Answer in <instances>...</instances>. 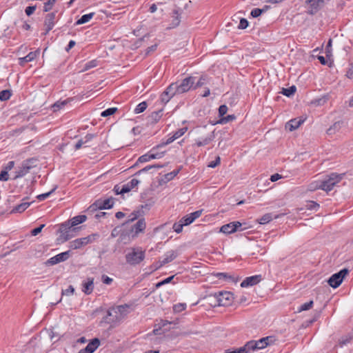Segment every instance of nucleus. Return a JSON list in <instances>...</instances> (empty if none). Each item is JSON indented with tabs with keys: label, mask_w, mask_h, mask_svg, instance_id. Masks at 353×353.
<instances>
[{
	"label": "nucleus",
	"mask_w": 353,
	"mask_h": 353,
	"mask_svg": "<svg viewBox=\"0 0 353 353\" xmlns=\"http://www.w3.org/2000/svg\"><path fill=\"white\" fill-rule=\"evenodd\" d=\"M86 219L87 217L85 215H78L74 216L68 221L61 223L59 228V232L61 234L59 239L61 242H65L71 239L72 236L70 234V232L76 230L75 228L72 229V228L85 222Z\"/></svg>",
	"instance_id": "nucleus-1"
},
{
	"label": "nucleus",
	"mask_w": 353,
	"mask_h": 353,
	"mask_svg": "<svg viewBox=\"0 0 353 353\" xmlns=\"http://www.w3.org/2000/svg\"><path fill=\"white\" fill-rule=\"evenodd\" d=\"M130 305L128 304L117 305L110 307L103 321L107 323H114L122 320L130 312Z\"/></svg>",
	"instance_id": "nucleus-2"
},
{
	"label": "nucleus",
	"mask_w": 353,
	"mask_h": 353,
	"mask_svg": "<svg viewBox=\"0 0 353 353\" xmlns=\"http://www.w3.org/2000/svg\"><path fill=\"white\" fill-rule=\"evenodd\" d=\"M145 257V251L141 248H131L125 254V261L131 265H136L141 263Z\"/></svg>",
	"instance_id": "nucleus-3"
},
{
	"label": "nucleus",
	"mask_w": 353,
	"mask_h": 353,
	"mask_svg": "<svg viewBox=\"0 0 353 353\" xmlns=\"http://www.w3.org/2000/svg\"><path fill=\"white\" fill-rule=\"evenodd\" d=\"M344 174H337L335 172L326 175L323 180H321L322 190L328 192L331 191L334 187L340 183L343 179Z\"/></svg>",
	"instance_id": "nucleus-4"
},
{
	"label": "nucleus",
	"mask_w": 353,
	"mask_h": 353,
	"mask_svg": "<svg viewBox=\"0 0 353 353\" xmlns=\"http://www.w3.org/2000/svg\"><path fill=\"white\" fill-rule=\"evenodd\" d=\"M274 341V340L272 336H266L258 341H250L245 344L250 353V352L266 347L268 345L273 343Z\"/></svg>",
	"instance_id": "nucleus-5"
},
{
	"label": "nucleus",
	"mask_w": 353,
	"mask_h": 353,
	"mask_svg": "<svg viewBox=\"0 0 353 353\" xmlns=\"http://www.w3.org/2000/svg\"><path fill=\"white\" fill-rule=\"evenodd\" d=\"M195 78L193 77H188L183 79L181 82L172 83L175 92L177 94H183L188 92L194 85Z\"/></svg>",
	"instance_id": "nucleus-6"
},
{
	"label": "nucleus",
	"mask_w": 353,
	"mask_h": 353,
	"mask_svg": "<svg viewBox=\"0 0 353 353\" xmlns=\"http://www.w3.org/2000/svg\"><path fill=\"white\" fill-rule=\"evenodd\" d=\"M214 138L215 135L213 131L206 133L201 132L199 135L194 139V143L192 146L197 148L205 147L212 142Z\"/></svg>",
	"instance_id": "nucleus-7"
},
{
	"label": "nucleus",
	"mask_w": 353,
	"mask_h": 353,
	"mask_svg": "<svg viewBox=\"0 0 353 353\" xmlns=\"http://www.w3.org/2000/svg\"><path fill=\"white\" fill-rule=\"evenodd\" d=\"M99 236L97 234H92L88 236L77 239L70 242V248L73 250L81 248L89 243L94 242Z\"/></svg>",
	"instance_id": "nucleus-8"
},
{
	"label": "nucleus",
	"mask_w": 353,
	"mask_h": 353,
	"mask_svg": "<svg viewBox=\"0 0 353 353\" xmlns=\"http://www.w3.org/2000/svg\"><path fill=\"white\" fill-rule=\"evenodd\" d=\"M349 270L344 268L339 272L332 274L328 280L329 285L333 288H338L343 282V279L348 274Z\"/></svg>",
	"instance_id": "nucleus-9"
},
{
	"label": "nucleus",
	"mask_w": 353,
	"mask_h": 353,
	"mask_svg": "<svg viewBox=\"0 0 353 353\" xmlns=\"http://www.w3.org/2000/svg\"><path fill=\"white\" fill-rule=\"evenodd\" d=\"M57 11H54L50 13H48L46 15L44 19V27L46 29V34L48 33L54 26L57 19Z\"/></svg>",
	"instance_id": "nucleus-10"
},
{
	"label": "nucleus",
	"mask_w": 353,
	"mask_h": 353,
	"mask_svg": "<svg viewBox=\"0 0 353 353\" xmlns=\"http://www.w3.org/2000/svg\"><path fill=\"white\" fill-rule=\"evenodd\" d=\"M70 256V251H66L57 254L46 261V265H54L66 261Z\"/></svg>",
	"instance_id": "nucleus-11"
},
{
	"label": "nucleus",
	"mask_w": 353,
	"mask_h": 353,
	"mask_svg": "<svg viewBox=\"0 0 353 353\" xmlns=\"http://www.w3.org/2000/svg\"><path fill=\"white\" fill-rule=\"evenodd\" d=\"M242 224L239 221H234L225 224L220 228V232L224 234H232L239 230Z\"/></svg>",
	"instance_id": "nucleus-12"
},
{
	"label": "nucleus",
	"mask_w": 353,
	"mask_h": 353,
	"mask_svg": "<svg viewBox=\"0 0 353 353\" xmlns=\"http://www.w3.org/2000/svg\"><path fill=\"white\" fill-rule=\"evenodd\" d=\"M306 3L310 5L308 13L316 14L325 4V0H307Z\"/></svg>",
	"instance_id": "nucleus-13"
},
{
	"label": "nucleus",
	"mask_w": 353,
	"mask_h": 353,
	"mask_svg": "<svg viewBox=\"0 0 353 353\" xmlns=\"http://www.w3.org/2000/svg\"><path fill=\"white\" fill-rule=\"evenodd\" d=\"M32 160H29V161L23 162L21 165L16 171L15 178L23 177V176L27 174L29 172L31 168L32 167Z\"/></svg>",
	"instance_id": "nucleus-14"
},
{
	"label": "nucleus",
	"mask_w": 353,
	"mask_h": 353,
	"mask_svg": "<svg viewBox=\"0 0 353 353\" xmlns=\"http://www.w3.org/2000/svg\"><path fill=\"white\" fill-rule=\"evenodd\" d=\"M202 212L203 210H200L195 211L192 213H190L189 214H187L180 219L181 222L183 223V225H185V226L189 225L190 224L193 223L196 219L200 217L202 214Z\"/></svg>",
	"instance_id": "nucleus-15"
},
{
	"label": "nucleus",
	"mask_w": 353,
	"mask_h": 353,
	"mask_svg": "<svg viewBox=\"0 0 353 353\" xmlns=\"http://www.w3.org/2000/svg\"><path fill=\"white\" fill-rule=\"evenodd\" d=\"M177 94L172 83L161 95V101L163 103H167L174 95Z\"/></svg>",
	"instance_id": "nucleus-16"
},
{
	"label": "nucleus",
	"mask_w": 353,
	"mask_h": 353,
	"mask_svg": "<svg viewBox=\"0 0 353 353\" xmlns=\"http://www.w3.org/2000/svg\"><path fill=\"white\" fill-rule=\"evenodd\" d=\"M99 339L94 338L90 341L85 348L81 350L79 353H93L99 347Z\"/></svg>",
	"instance_id": "nucleus-17"
},
{
	"label": "nucleus",
	"mask_w": 353,
	"mask_h": 353,
	"mask_svg": "<svg viewBox=\"0 0 353 353\" xmlns=\"http://www.w3.org/2000/svg\"><path fill=\"white\" fill-rule=\"evenodd\" d=\"M261 281V275H254L249 277H246L241 283L242 288H248L253 286L259 283Z\"/></svg>",
	"instance_id": "nucleus-18"
},
{
	"label": "nucleus",
	"mask_w": 353,
	"mask_h": 353,
	"mask_svg": "<svg viewBox=\"0 0 353 353\" xmlns=\"http://www.w3.org/2000/svg\"><path fill=\"white\" fill-rule=\"evenodd\" d=\"M114 203V199L108 198L103 201H96L95 203L94 204V205H95V207L97 208H99L101 210L110 209L113 206Z\"/></svg>",
	"instance_id": "nucleus-19"
},
{
	"label": "nucleus",
	"mask_w": 353,
	"mask_h": 353,
	"mask_svg": "<svg viewBox=\"0 0 353 353\" xmlns=\"http://www.w3.org/2000/svg\"><path fill=\"white\" fill-rule=\"evenodd\" d=\"M178 253L174 250H170L167 252L164 255L163 260L160 261V266L167 264L176 258Z\"/></svg>",
	"instance_id": "nucleus-20"
},
{
	"label": "nucleus",
	"mask_w": 353,
	"mask_h": 353,
	"mask_svg": "<svg viewBox=\"0 0 353 353\" xmlns=\"http://www.w3.org/2000/svg\"><path fill=\"white\" fill-rule=\"evenodd\" d=\"M303 122L304 119L300 118L291 119L286 123L285 128L290 131H293L297 129Z\"/></svg>",
	"instance_id": "nucleus-21"
},
{
	"label": "nucleus",
	"mask_w": 353,
	"mask_h": 353,
	"mask_svg": "<svg viewBox=\"0 0 353 353\" xmlns=\"http://www.w3.org/2000/svg\"><path fill=\"white\" fill-rule=\"evenodd\" d=\"M39 54V51L30 52L26 57H21L19 59V63L21 65H23L25 63L28 62H30L35 59L37 55Z\"/></svg>",
	"instance_id": "nucleus-22"
},
{
	"label": "nucleus",
	"mask_w": 353,
	"mask_h": 353,
	"mask_svg": "<svg viewBox=\"0 0 353 353\" xmlns=\"http://www.w3.org/2000/svg\"><path fill=\"white\" fill-rule=\"evenodd\" d=\"M94 289V279L88 278V280L83 283L82 291L85 294H90Z\"/></svg>",
	"instance_id": "nucleus-23"
},
{
	"label": "nucleus",
	"mask_w": 353,
	"mask_h": 353,
	"mask_svg": "<svg viewBox=\"0 0 353 353\" xmlns=\"http://www.w3.org/2000/svg\"><path fill=\"white\" fill-rule=\"evenodd\" d=\"M139 183V181L136 179H132L128 183L122 185L121 191L125 192V193L130 192L132 189L135 188Z\"/></svg>",
	"instance_id": "nucleus-24"
},
{
	"label": "nucleus",
	"mask_w": 353,
	"mask_h": 353,
	"mask_svg": "<svg viewBox=\"0 0 353 353\" xmlns=\"http://www.w3.org/2000/svg\"><path fill=\"white\" fill-rule=\"evenodd\" d=\"M31 203L30 202H22L21 203L16 205L13 209L12 210V213H21L23 211H25L30 205Z\"/></svg>",
	"instance_id": "nucleus-25"
},
{
	"label": "nucleus",
	"mask_w": 353,
	"mask_h": 353,
	"mask_svg": "<svg viewBox=\"0 0 353 353\" xmlns=\"http://www.w3.org/2000/svg\"><path fill=\"white\" fill-rule=\"evenodd\" d=\"M145 229V222L143 219H139L133 226L132 230H134L136 234L142 232Z\"/></svg>",
	"instance_id": "nucleus-26"
},
{
	"label": "nucleus",
	"mask_w": 353,
	"mask_h": 353,
	"mask_svg": "<svg viewBox=\"0 0 353 353\" xmlns=\"http://www.w3.org/2000/svg\"><path fill=\"white\" fill-rule=\"evenodd\" d=\"M279 215L273 214L272 213H268L262 216L259 219V223L261 224H266L270 222L274 219L279 218Z\"/></svg>",
	"instance_id": "nucleus-27"
},
{
	"label": "nucleus",
	"mask_w": 353,
	"mask_h": 353,
	"mask_svg": "<svg viewBox=\"0 0 353 353\" xmlns=\"http://www.w3.org/2000/svg\"><path fill=\"white\" fill-rule=\"evenodd\" d=\"M94 15V12L83 14L79 20L76 21V25H81L88 23Z\"/></svg>",
	"instance_id": "nucleus-28"
},
{
	"label": "nucleus",
	"mask_w": 353,
	"mask_h": 353,
	"mask_svg": "<svg viewBox=\"0 0 353 353\" xmlns=\"http://www.w3.org/2000/svg\"><path fill=\"white\" fill-rule=\"evenodd\" d=\"M224 353H249L246 344L237 349H228Z\"/></svg>",
	"instance_id": "nucleus-29"
},
{
	"label": "nucleus",
	"mask_w": 353,
	"mask_h": 353,
	"mask_svg": "<svg viewBox=\"0 0 353 353\" xmlns=\"http://www.w3.org/2000/svg\"><path fill=\"white\" fill-rule=\"evenodd\" d=\"M342 124L343 123L340 121L334 123L333 125H332L329 129H327V133L328 134H332L335 133L336 130H339L341 128Z\"/></svg>",
	"instance_id": "nucleus-30"
},
{
	"label": "nucleus",
	"mask_w": 353,
	"mask_h": 353,
	"mask_svg": "<svg viewBox=\"0 0 353 353\" xmlns=\"http://www.w3.org/2000/svg\"><path fill=\"white\" fill-rule=\"evenodd\" d=\"M320 183H321V181H315L312 182L308 185V190L315 191L319 189L322 190V187Z\"/></svg>",
	"instance_id": "nucleus-31"
},
{
	"label": "nucleus",
	"mask_w": 353,
	"mask_h": 353,
	"mask_svg": "<svg viewBox=\"0 0 353 353\" xmlns=\"http://www.w3.org/2000/svg\"><path fill=\"white\" fill-rule=\"evenodd\" d=\"M68 103V100H64L62 101H57L54 105H52V109L54 112L58 111L60 109H61L63 107H64L67 103Z\"/></svg>",
	"instance_id": "nucleus-32"
},
{
	"label": "nucleus",
	"mask_w": 353,
	"mask_h": 353,
	"mask_svg": "<svg viewBox=\"0 0 353 353\" xmlns=\"http://www.w3.org/2000/svg\"><path fill=\"white\" fill-rule=\"evenodd\" d=\"M11 95H12V94H11L10 90H2L0 92V100L2 101H7L10 98Z\"/></svg>",
	"instance_id": "nucleus-33"
},
{
	"label": "nucleus",
	"mask_w": 353,
	"mask_h": 353,
	"mask_svg": "<svg viewBox=\"0 0 353 353\" xmlns=\"http://www.w3.org/2000/svg\"><path fill=\"white\" fill-rule=\"evenodd\" d=\"M296 87L294 85H292L289 88H283L282 94L286 97H290L292 94H294L296 92Z\"/></svg>",
	"instance_id": "nucleus-34"
},
{
	"label": "nucleus",
	"mask_w": 353,
	"mask_h": 353,
	"mask_svg": "<svg viewBox=\"0 0 353 353\" xmlns=\"http://www.w3.org/2000/svg\"><path fill=\"white\" fill-rule=\"evenodd\" d=\"M216 276L220 280L234 281L233 276L232 275H230L228 273H225V272L217 273Z\"/></svg>",
	"instance_id": "nucleus-35"
},
{
	"label": "nucleus",
	"mask_w": 353,
	"mask_h": 353,
	"mask_svg": "<svg viewBox=\"0 0 353 353\" xmlns=\"http://www.w3.org/2000/svg\"><path fill=\"white\" fill-rule=\"evenodd\" d=\"M147 108V103L145 101H143L140 103H139L135 109H134V113L135 114H139L143 112L145 109Z\"/></svg>",
	"instance_id": "nucleus-36"
},
{
	"label": "nucleus",
	"mask_w": 353,
	"mask_h": 353,
	"mask_svg": "<svg viewBox=\"0 0 353 353\" xmlns=\"http://www.w3.org/2000/svg\"><path fill=\"white\" fill-rule=\"evenodd\" d=\"M117 111V108H108L105 110L103 111L101 113V116L103 117H106L114 114Z\"/></svg>",
	"instance_id": "nucleus-37"
},
{
	"label": "nucleus",
	"mask_w": 353,
	"mask_h": 353,
	"mask_svg": "<svg viewBox=\"0 0 353 353\" xmlns=\"http://www.w3.org/2000/svg\"><path fill=\"white\" fill-rule=\"evenodd\" d=\"M156 148H154L151 150L150 152V156L152 157V159H161L164 156L165 152H155Z\"/></svg>",
	"instance_id": "nucleus-38"
},
{
	"label": "nucleus",
	"mask_w": 353,
	"mask_h": 353,
	"mask_svg": "<svg viewBox=\"0 0 353 353\" xmlns=\"http://www.w3.org/2000/svg\"><path fill=\"white\" fill-rule=\"evenodd\" d=\"M176 139L174 137V136L172 134L170 136L166 141L161 142L159 145L157 146V148L164 147L171 143H172L174 141H175Z\"/></svg>",
	"instance_id": "nucleus-39"
},
{
	"label": "nucleus",
	"mask_w": 353,
	"mask_h": 353,
	"mask_svg": "<svg viewBox=\"0 0 353 353\" xmlns=\"http://www.w3.org/2000/svg\"><path fill=\"white\" fill-rule=\"evenodd\" d=\"M56 1L57 0H48V1H46L43 6V11L49 12L50 10H51Z\"/></svg>",
	"instance_id": "nucleus-40"
},
{
	"label": "nucleus",
	"mask_w": 353,
	"mask_h": 353,
	"mask_svg": "<svg viewBox=\"0 0 353 353\" xmlns=\"http://www.w3.org/2000/svg\"><path fill=\"white\" fill-rule=\"evenodd\" d=\"M312 305H313V301H310L309 302L305 303L302 304L300 306V307L299 308V312L308 310H310V309H311L312 307Z\"/></svg>",
	"instance_id": "nucleus-41"
},
{
	"label": "nucleus",
	"mask_w": 353,
	"mask_h": 353,
	"mask_svg": "<svg viewBox=\"0 0 353 353\" xmlns=\"http://www.w3.org/2000/svg\"><path fill=\"white\" fill-rule=\"evenodd\" d=\"M208 78L206 77H201L199 81L193 85L194 89H196L197 88L201 87L207 83Z\"/></svg>",
	"instance_id": "nucleus-42"
},
{
	"label": "nucleus",
	"mask_w": 353,
	"mask_h": 353,
	"mask_svg": "<svg viewBox=\"0 0 353 353\" xmlns=\"http://www.w3.org/2000/svg\"><path fill=\"white\" fill-rule=\"evenodd\" d=\"M185 226V225H183V223L181 222V220L178 222V223H175L174 225H173V230L174 232H176V233H180L182 232V230H183V227Z\"/></svg>",
	"instance_id": "nucleus-43"
},
{
	"label": "nucleus",
	"mask_w": 353,
	"mask_h": 353,
	"mask_svg": "<svg viewBox=\"0 0 353 353\" xmlns=\"http://www.w3.org/2000/svg\"><path fill=\"white\" fill-rule=\"evenodd\" d=\"M152 160L150 152L141 156L137 161V163H145Z\"/></svg>",
	"instance_id": "nucleus-44"
},
{
	"label": "nucleus",
	"mask_w": 353,
	"mask_h": 353,
	"mask_svg": "<svg viewBox=\"0 0 353 353\" xmlns=\"http://www.w3.org/2000/svg\"><path fill=\"white\" fill-rule=\"evenodd\" d=\"M265 11V9L254 8L251 11V16L254 18L259 17L263 12Z\"/></svg>",
	"instance_id": "nucleus-45"
},
{
	"label": "nucleus",
	"mask_w": 353,
	"mask_h": 353,
	"mask_svg": "<svg viewBox=\"0 0 353 353\" xmlns=\"http://www.w3.org/2000/svg\"><path fill=\"white\" fill-rule=\"evenodd\" d=\"M186 308L185 303H178L174 305L173 309L175 312H181Z\"/></svg>",
	"instance_id": "nucleus-46"
},
{
	"label": "nucleus",
	"mask_w": 353,
	"mask_h": 353,
	"mask_svg": "<svg viewBox=\"0 0 353 353\" xmlns=\"http://www.w3.org/2000/svg\"><path fill=\"white\" fill-rule=\"evenodd\" d=\"M235 119V116L233 115V114H231V115H228L225 117H222L220 121H219V123H221V124H225V123H227L228 122L230 121H232Z\"/></svg>",
	"instance_id": "nucleus-47"
},
{
	"label": "nucleus",
	"mask_w": 353,
	"mask_h": 353,
	"mask_svg": "<svg viewBox=\"0 0 353 353\" xmlns=\"http://www.w3.org/2000/svg\"><path fill=\"white\" fill-rule=\"evenodd\" d=\"M173 13H174V16H173L174 19L172 21V24L174 26H176L180 23V14L179 13V12L177 10H174Z\"/></svg>",
	"instance_id": "nucleus-48"
},
{
	"label": "nucleus",
	"mask_w": 353,
	"mask_h": 353,
	"mask_svg": "<svg viewBox=\"0 0 353 353\" xmlns=\"http://www.w3.org/2000/svg\"><path fill=\"white\" fill-rule=\"evenodd\" d=\"M187 130H188L187 128H182L178 130L177 131L174 132L173 133V135L177 139L179 137H181V136H183Z\"/></svg>",
	"instance_id": "nucleus-49"
},
{
	"label": "nucleus",
	"mask_w": 353,
	"mask_h": 353,
	"mask_svg": "<svg viewBox=\"0 0 353 353\" xmlns=\"http://www.w3.org/2000/svg\"><path fill=\"white\" fill-rule=\"evenodd\" d=\"M179 170H173L172 172L166 174L165 175V179L167 181H170L173 179L179 174Z\"/></svg>",
	"instance_id": "nucleus-50"
},
{
	"label": "nucleus",
	"mask_w": 353,
	"mask_h": 353,
	"mask_svg": "<svg viewBox=\"0 0 353 353\" xmlns=\"http://www.w3.org/2000/svg\"><path fill=\"white\" fill-rule=\"evenodd\" d=\"M56 190V188H53L51 191L48 192H46V193H44V194H39L37 196V198L39 200V201H43L45 200L46 199H47L54 190Z\"/></svg>",
	"instance_id": "nucleus-51"
},
{
	"label": "nucleus",
	"mask_w": 353,
	"mask_h": 353,
	"mask_svg": "<svg viewBox=\"0 0 353 353\" xmlns=\"http://www.w3.org/2000/svg\"><path fill=\"white\" fill-rule=\"evenodd\" d=\"M307 208L311 210H317L319 208V205L314 201H309L307 204Z\"/></svg>",
	"instance_id": "nucleus-52"
},
{
	"label": "nucleus",
	"mask_w": 353,
	"mask_h": 353,
	"mask_svg": "<svg viewBox=\"0 0 353 353\" xmlns=\"http://www.w3.org/2000/svg\"><path fill=\"white\" fill-rule=\"evenodd\" d=\"M74 288L72 285H70L67 289L62 291V294L65 296H71L74 294Z\"/></svg>",
	"instance_id": "nucleus-53"
},
{
	"label": "nucleus",
	"mask_w": 353,
	"mask_h": 353,
	"mask_svg": "<svg viewBox=\"0 0 353 353\" xmlns=\"http://www.w3.org/2000/svg\"><path fill=\"white\" fill-rule=\"evenodd\" d=\"M248 24L249 23H248V21H247V19L242 18L240 20L239 24L238 26V28L241 29V30L245 29L248 26Z\"/></svg>",
	"instance_id": "nucleus-54"
},
{
	"label": "nucleus",
	"mask_w": 353,
	"mask_h": 353,
	"mask_svg": "<svg viewBox=\"0 0 353 353\" xmlns=\"http://www.w3.org/2000/svg\"><path fill=\"white\" fill-rule=\"evenodd\" d=\"M228 107L225 105H221L219 108V117H223V116L227 113L228 112Z\"/></svg>",
	"instance_id": "nucleus-55"
},
{
	"label": "nucleus",
	"mask_w": 353,
	"mask_h": 353,
	"mask_svg": "<svg viewBox=\"0 0 353 353\" xmlns=\"http://www.w3.org/2000/svg\"><path fill=\"white\" fill-rule=\"evenodd\" d=\"M153 167L154 166H151L150 165H147L146 167H145L144 168L139 170L138 172H137L134 175L135 176H139L141 175V174L143 173H145L148 171H150V170L153 169Z\"/></svg>",
	"instance_id": "nucleus-56"
},
{
	"label": "nucleus",
	"mask_w": 353,
	"mask_h": 353,
	"mask_svg": "<svg viewBox=\"0 0 353 353\" xmlns=\"http://www.w3.org/2000/svg\"><path fill=\"white\" fill-rule=\"evenodd\" d=\"M95 137L94 134H88L82 139L83 140L84 144H87L90 142Z\"/></svg>",
	"instance_id": "nucleus-57"
},
{
	"label": "nucleus",
	"mask_w": 353,
	"mask_h": 353,
	"mask_svg": "<svg viewBox=\"0 0 353 353\" xmlns=\"http://www.w3.org/2000/svg\"><path fill=\"white\" fill-rule=\"evenodd\" d=\"M8 179V172L5 170H2L0 173V181H7Z\"/></svg>",
	"instance_id": "nucleus-58"
},
{
	"label": "nucleus",
	"mask_w": 353,
	"mask_h": 353,
	"mask_svg": "<svg viewBox=\"0 0 353 353\" xmlns=\"http://www.w3.org/2000/svg\"><path fill=\"white\" fill-rule=\"evenodd\" d=\"M36 8H37L36 6H28L25 10V12L28 16H30L31 14H32L34 13Z\"/></svg>",
	"instance_id": "nucleus-59"
},
{
	"label": "nucleus",
	"mask_w": 353,
	"mask_h": 353,
	"mask_svg": "<svg viewBox=\"0 0 353 353\" xmlns=\"http://www.w3.org/2000/svg\"><path fill=\"white\" fill-rule=\"evenodd\" d=\"M45 227V225L44 224H42L38 228H36L34 229H33L32 231H31V234L32 236H37L38 234H39L42 229Z\"/></svg>",
	"instance_id": "nucleus-60"
},
{
	"label": "nucleus",
	"mask_w": 353,
	"mask_h": 353,
	"mask_svg": "<svg viewBox=\"0 0 353 353\" xmlns=\"http://www.w3.org/2000/svg\"><path fill=\"white\" fill-rule=\"evenodd\" d=\"M173 278H174V276H171L166 278L165 279L161 281V282H159L157 284V287H160L164 284H167V283H170L173 279Z\"/></svg>",
	"instance_id": "nucleus-61"
},
{
	"label": "nucleus",
	"mask_w": 353,
	"mask_h": 353,
	"mask_svg": "<svg viewBox=\"0 0 353 353\" xmlns=\"http://www.w3.org/2000/svg\"><path fill=\"white\" fill-rule=\"evenodd\" d=\"M102 281L106 285H110L112 282V279L110 278L106 275L102 276Z\"/></svg>",
	"instance_id": "nucleus-62"
},
{
	"label": "nucleus",
	"mask_w": 353,
	"mask_h": 353,
	"mask_svg": "<svg viewBox=\"0 0 353 353\" xmlns=\"http://www.w3.org/2000/svg\"><path fill=\"white\" fill-rule=\"evenodd\" d=\"M220 161H221L220 157H217L216 160L210 162L208 166L210 168H215L220 163Z\"/></svg>",
	"instance_id": "nucleus-63"
},
{
	"label": "nucleus",
	"mask_w": 353,
	"mask_h": 353,
	"mask_svg": "<svg viewBox=\"0 0 353 353\" xmlns=\"http://www.w3.org/2000/svg\"><path fill=\"white\" fill-rule=\"evenodd\" d=\"M14 161H9L5 166L4 170H7V172H8V171L11 170L14 168Z\"/></svg>",
	"instance_id": "nucleus-64"
}]
</instances>
